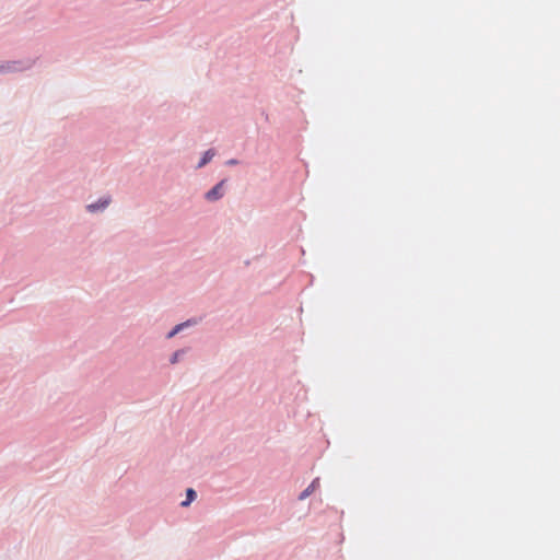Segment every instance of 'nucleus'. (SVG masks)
I'll list each match as a JSON object with an SVG mask.
<instances>
[{
    "label": "nucleus",
    "instance_id": "3",
    "mask_svg": "<svg viewBox=\"0 0 560 560\" xmlns=\"http://www.w3.org/2000/svg\"><path fill=\"white\" fill-rule=\"evenodd\" d=\"M110 202V198L109 197H106L104 199H101L100 202L97 203H91L88 206V210L90 212H95L97 210H101V209H104L106 208Z\"/></svg>",
    "mask_w": 560,
    "mask_h": 560
},
{
    "label": "nucleus",
    "instance_id": "1",
    "mask_svg": "<svg viewBox=\"0 0 560 560\" xmlns=\"http://www.w3.org/2000/svg\"><path fill=\"white\" fill-rule=\"evenodd\" d=\"M225 180H221L211 190L206 194V198L210 201L220 199L223 196V186Z\"/></svg>",
    "mask_w": 560,
    "mask_h": 560
},
{
    "label": "nucleus",
    "instance_id": "7",
    "mask_svg": "<svg viewBox=\"0 0 560 560\" xmlns=\"http://www.w3.org/2000/svg\"><path fill=\"white\" fill-rule=\"evenodd\" d=\"M178 357H179V352L177 351V352H175V353L173 354V357H172V359H171V362H172V363L177 362Z\"/></svg>",
    "mask_w": 560,
    "mask_h": 560
},
{
    "label": "nucleus",
    "instance_id": "4",
    "mask_svg": "<svg viewBox=\"0 0 560 560\" xmlns=\"http://www.w3.org/2000/svg\"><path fill=\"white\" fill-rule=\"evenodd\" d=\"M214 151L213 150H208L205 152L201 161L199 162L198 164V167H202L205 166L208 162H210L212 160V158L214 156Z\"/></svg>",
    "mask_w": 560,
    "mask_h": 560
},
{
    "label": "nucleus",
    "instance_id": "5",
    "mask_svg": "<svg viewBox=\"0 0 560 560\" xmlns=\"http://www.w3.org/2000/svg\"><path fill=\"white\" fill-rule=\"evenodd\" d=\"M196 498V492L194 489L189 488L187 490V499L182 502V506H188L191 501H194Z\"/></svg>",
    "mask_w": 560,
    "mask_h": 560
},
{
    "label": "nucleus",
    "instance_id": "6",
    "mask_svg": "<svg viewBox=\"0 0 560 560\" xmlns=\"http://www.w3.org/2000/svg\"><path fill=\"white\" fill-rule=\"evenodd\" d=\"M184 326V324L177 325L172 331L168 332L167 338L174 337Z\"/></svg>",
    "mask_w": 560,
    "mask_h": 560
},
{
    "label": "nucleus",
    "instance_id": "9",
    "mask_svg": "<svg viewBox=\"0 0 560 560\" xmlns=\"http://www.w3.org/2000/svg\"><path fill=\"white\" fill-rule=\"evenodd\" d=\"M228 164H236V161H235V160H230V161L228 162Z\"/></svg>",
    "mask_w": 560,
    "mask_h": 560
},
{
    "label": "nucleus",
    "instance_id": "2",
    "mask_svg": "<svg viewBox=\"0 0 560 560\" xmlns=\"http://www.w3.org/2000/svg\"><path fill=\"white\" fill-rule=\"evenodd\" d=\"M319 487V478H315L311 485L299 495V500H305L310 497L314 491H316Z\"/></svg>",
    "mask_w": 560,
    "mask_h": 560
},
{
    "label": "nucleus",
    "instance_id": "8",
    "mask_svg": "<svg viewBox=\"0 0 560 560\" xmlns=\"http://www.w3.org/2000/svg\"><path fill=\"white\" fill-rule=\"evenodd\" d=\"M4 69H7V67L4 65H1L0 66V72L3 71Z\"/></svg>",
    "mask_w": 560,
    "mask_h": 560
}]
</instances>
